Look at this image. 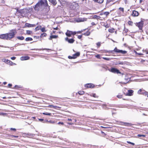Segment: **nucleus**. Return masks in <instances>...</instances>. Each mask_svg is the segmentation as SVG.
Returning <instances> with one entry per match:
<instances>
[{"instance_id": "f257e3e1", "label": "nucleus", "mask_w": 148, "mask_h": 148, "mask_svg": "<svg viewBox=\"0 0 148 148\" xmlns=\"http://www.w3.org/2000/svg\"><path fill=\"white\" fill-rule=\"evenodd\" d=\"M48 6L47 0H40L36 5L34 9L36 10H38L40 9L44 8Z\"/></svg>"}, {"instance_id": "f03ea898", "label": "nucleus", "mask_w": 148, "mask_h": 148, "mask_svg": "<svg viewBox=\"0 0 148 148\" xmlns=\"http://www.w3.org/2000/svg\"><path fill=\"white\" fill-rule=\"evenodd\" d=\"M16 33L17 32L15 30L12 29L10 31V32L6 33L8 40H10L13 38Z\"/></svg>"}, {"instance_id": "7ed1b4c3", "label": "nucleus", "mask_w": 148, "mask_h": 148, "mask_svg": "<svg viewBox=\"0 0 148 148\" xmlns=\"http://www.w3.org/2000/svg\"><path fill=\"white\" fill-rule=\"evenodd\" d=\"M136 26H137L140 29H141L143 26V21H141L138 23H136Z\"/></svg>"}, {"instance_id": "20e7f679", "label": "nucleus", "mask_w": 148, "mask_h": 148, "mask_svg": "<svg viewBox=\"0 0 148 148\" xmlns=\"http://www.w3.org/2000/svg\"><path fill=\"white\" fill-rule=\"evenodd\" d=\"M111 72L114 73H116L117 74L121 73L119 70L115 68H112L111 69Z\"/></svg>"}, {"instance_id": "39448f33", "label": "nucleus", "mask_w": 148, "mask_h": 148, "mask_svg": "<svg viewBox=\"0 0 148 148\" xmlns=\"http://www.w3.org/2000/svg\"><path fill=\"white\" fill-rule=\"evenodd\" d=\"M65 40L68 42L70 43H73L75 41V40L73 38L69 39L68 37H66L65 38Z\"/></svg>"}, {"instance_id": "423d86ee", "label": "nucleus", "mask_w": 148, "mask_h": 148, "mask_svg": "<svg viewBox=\"0 0 148 148\" xmlns=\"http://www.w3.org/2000/svg\"><path fill=\"white\" fill-rule=\"evenodd\" d=\"M120 50L118 49H117V48L116 47H115L114 50H110L109 51V53H114V52H115L117 53H120Z\"/></svg>"}, {"instance_id": "0eeeda50", "label": "nucleus", "mask_w": 148, "mask_h": 148, "mask_svg": "<svg viewBox=\"0 0 148 148\" xmlns=\"http://www.w3.org/2000/svg\"><path fill=\"white\" fill-rule=\"evenodd\" d=\"M7 38L6 34L0 35V38L1 39L8 40Z\"/></svg>"}, {"instance_id": "6e6552de", "label": "nucleus", "mask_w": 148, "mask_h": 148, "mask_svg": "<svg viewBox=\"0 0 148 148\" xmlns=\"http://www.w3.org/2000/svg\"><path fill=\"white\" fill-rule=\"evenodd\" d=\"M134 91L132 90H129L128 91V92L126 93V95L131 96L133 95Z\"/></svg>"}, {"instance_id": "1a4fd4ad", "label": "nucleus", "mask_w": 148, "mask_h": 148, "mask_svg": "<svg viewBox=\"0 0 148 148\" xmlns=\"http://www.w3.org/2000/svg\"><path fill=\"white\" fill-rule=\"evenodd\" d=\"M25 26L28 27H34L36 26L35 25H32L30 24L26 23L25 24Z\"/></svg>"}, {"instance_id": "9d476101", "label": "nucleus", "mask_w": 148, "mask_h": 148, "mask_svg": "<svg viewBox=\"0 0 148 148\" xmlns=\"http://www.w3.org/2000/svg\"><path fill=\"white\" fill-rule=\"evenodd\" d=\"M138 12L135 11L133 10L132 12V16H137L138 15Z\"/></svg>"}, {"instance_id": "9b49d317", "label": "nucleus", "mask_w": 148, "mask_h": 148, "mask_svg": "<svg viewBox=\"0 0 148 148\" xmlns=\"http://www.w3.org/2000/svg\"><path fill=\"white\" fill-rule=\"evenodd\" d=\"M72 32L68 30L66 33V35L68 37H70L72 34Z\"/></svg>"}, {"instance_id": "f8f14e48", "label": "nucleus", "mask_w": 148, "mask_h": 148, "mask_svg": "<svg viewBox=\"0 0 148 148\" xmlns=\"http://www.w3.org/2000/svg\"><path fill=\"white\" fill-rule=\"evenodd\" d=\"M94 86V85L92 84H88L85 86V87L88 88H93Z\"/></svg>"}, {"instance_id": "ddd939ff", "label": "nucleus", "mask_w": 148, "mask_h": 148, "mask_svg": "<svg viewBox=\"0 0 148 148\" xmlns=\"http://www.w3.org/2000/svg\"><path fill=\"white\" fill-rule=\"evenodd\" d=\"M85 5L86 6H89L91 5L92 4V2L91 1L88 0V1H85Z\"/></svg>"}, {"instance_id": "4468645a", "label": "nucleus", "mask_w": 148, "mask_h": 148, "mask_svg": "<svg viewBox=\"0 0 148 148\" xmlns=\"http://www.w3.org/2000/svg\"><path fill=\"white\" fill-rule=\"evenodd\" d=\"M121 124L123 125H124L126 126H131L132 125V124L130 123L123 122H121Z\"/></svg>"}, {"instance_id": "2eb2a0df", "label": "nucleus", "mask_w": 148, "mask_h": 148, "mask_svg": "<svg viewBox=\"0 0 148 148\" xmlns=\"http://www.w3.org/2000/svg\"><path fill=\"white\" fill-rule=\"evenodd\" d=\"M49 1L53 5H55L57 4V2L56 0H49Z\"/></svg>"}, {"instance_id": "dca6fc26", "label": "nucleus", "mask_w": 148, "mask_h": 148, "mask_svg": "<svg viewBox=\"0 0 148 148\" xmlns=\"http://www.w3.org/2000/svg\"><path fill=\"white\" fill-rule=\"evenodd\" d=\"M75 21L77 22H82L84 21L83 18H78L75 20Z\"/></svg>"}, {"instance_id": "f3484780", "label": "nucleus", "mask_w": 148, "mask_h": 148, "mask_svg": "<svg viewBox=\"0 0 148 148\" xmlns=\"http://www.w3.org/2000/svg\"><path fill=\"white\" fill-rule=\"evenodd\" d=\"M58 37V36L57 35H51L50 36V38H49V40H51L52 38H56Z\"/></svg>"}, {"instance_id": "a211bd4d", "label": "nucleus", "mask_w": 148, "mask_h": 148, "mask_svg": "<svg viewBox=\"0 0 148 148\" xmlns=\"http://www.w3.org/2000/svg\"><path fill=\"white\" fill-rule=\"evenodd\" d=\"M29 59V57L28 56H25L24 57H21V60H27Z\"/></svg>"}, {"instance_id": "6ab92c4d", "label": "nucleus", "mask_w": 148, "mask_h": 148, "mask_svg": "<svg viewBox=\"0 0 148 148\" xmlns=\"http://www.w3.org/2000/svg\"><path fill=\"white\" fill-rule=\"evenodd\" d=\"M95 2L98 3H103L104 0H93Z\"/></svg>"}, {"instance_id": "aec40b11", "label": "nucleus", "mask_w": 148, "mask_h": 148, "mask_svg": "<svg viewBox=\"0 0 148 148\" xmlns=\"http://www.w3.org/2000/svg\"><path fill=\"white\" fill-rule=\"evenodd\" d=\"M80 55V53L79 52H77L73 55L75 58H76L77 57L79 56Z\"/></svg>"}, {"instance_id": "412c9836", "label": "nucleus", "mask_w": 148, "mask_h": 148, "mask_svg": "<svg viewBox=\"0 0 148 148\" xmlns=\"http://www.w3.org/2000/svg\"><path fill=\"white\" fill-rule=\"evenodd\" d=\"M114 29L113 28H112L108 29V32L111 33H113L114 32Z\"/></svg>"}, {"instance_id": "4be33fe9", "label": "nucleus", "mask_w": 148, "mask_h": 148, "mask_svg": "<svg viewBox=\"0 0 148 148\" xmlns=\"http://www.w3.org/2000/svg\"><path fill=\"white\" fill-rule=\"evenodd\" d=\"M17 38L18 39L21 40H23L24 39V38L23 36H17Z\"/></svg>"}, {"instance_id": "5701e85b", "label": "nucleus", "mask_w": 148, "mask_h": 148, "mask_svg": "<svg viewBox=\"0 0 148 148\" xmlns=\"http://www.w3.org/2000/svg\"><path fill=\"white\" fill-rule=\"evenodd\" d=\"M4 61L7 64L9 63H12V62L10 60L5 59H4Z\"/></svg>"}, {"instance_id": "b1692460", "label": "nucleus", "mask_w": 148, "mask_h": 148, "mask_svg": "<svg viewBox=\"0 0 148 148\" xmlns=\"http://www.w3.org/2000/svg\"><path fill=\"white\" fill-rule=\"evenodd\" d=\"M111 12V10L110 11V12H105L103 13V14L105 15L106 16H107L109 15V14L110 13V12Z\"/></svg>"}, {"instance_id": "393cba45", "label": "nucleus", "mask_w": 148, "mask_h": 148, "mask_svg": "<svg viewBox=\"0 0 148 148\" xmlns=\"http://www.w3.org/2000/svg\"><path fill=\"white\" fill-rule=\"evenodd\" d=\"M127 53V51H123L121 50H120V53H121L122 54H125Z\"/></svg>"}, {"instance_id": "a878e982", "label": "nucleus", "mask_w": 148, "mask_h": 148, "mask_svg": "<svg viewBox=\"0 0 148 148\" xmlns=\"http://www.w3.org/2000/svg\"><path fill=\"white\" fill-rule=\"evenodd\" d=\"M90 32L87 31L86 33L84 34L86 36H88L90 35Z\"/></svg>"}, {"instance_id": "bb28decb", "label": "nucleus", "mask_w": 148, "mask_h": 148, "mask_svg": "<svg viewBox=\"0 0 148 148\" xmlns=\"http://www.w3.org/2000/svg\"><path fill=\"white\" fill-rule=\"evenodd\" d=\"M32 40H33L32 38H31L27 37V38H26L25 40L26 41H29V40H30V41Z\"/></svg>"}, {"instance_id": "cd10ccee", "label": "nucleus", "mask_w": 148, "mask_h": 148, "mask_svg": "<svg viewBox=\"0 0 148 148\" xmlns=\"http://www.w3.org/2000/svg\"><path fill=\"white\" fill-rule=\"evenodd\" d=\"M124 63L123 62H117V63L116 64V65H118V64H121V65H123L124 64Z\"/></svg>"}, {"instance_id": "c85d7f7f", "label": "nucleus", "mask_w": 148, "mask_h": 148, "mask_svg": "<svg viewBox=\"0 0 148 148\" xmlns=\"http://www.w3.org/2000/svg\"><path fill=\"white\" fill-rule=\"evenodd\" d=\"M47 36V34L45 33H43L41 34V37H45Z\"/></svg>"}, {"instance_id": "c756f323", "label": "nucleus", "mask_w": 148, "mask_h": 148, "mask_svg": "<svg viewBox=\"0 0 148 148\" xmlns=\"http://www.w3.org/2000/svg\"><path fill=\"white\" fill-rule=\"evenodd\" d=\"M43 114L44 115H49L50 116L51 114V113L46 112V113H43Z\"/></svg>"}, {"instance_id": "7c9ffc66", "label": "nucleus", "mask_w": 148, "mask_h": 148, "mask_svg": "<svg viewBox=\"0 0 148 148\" xmlns=\"http://www.w3.org/2000/svg\"><path fill=\"white\" fill-rule=\"evenodd\" d=\"M78 93L80 95H82L84 94V92L83 91H79L78 92Z\"/></svg>"}, {"instance_id": "2f4dec72", "label": "nucleus", "mask_w": 148, "mask_h": 148, "mask_svg": "<svg viewBox=\"0 0 148 148\" xmlns=\"http://www.w3.org/2000/svg\"><path fill=\"white\" fill-rule=\"evenodd\" d=\"M50 107L54 109H56L57 108H59V107H58L57 106L53 105L50 106Z\"/></svg>"}, {"instance_id": "473e14b6", "label": "nucleus", "mask_w": 148, "mask_h": 148, "mask_svg": "<svg viewBox=\"0 0 148 148\" xmlns=\"http://www.w3.org/2000/svg\"><path fill=\"white\" fill-rule=\"evenodd\" d=\"M32 33V32L30 30L27 31V33L28 34H30Z\"/></svg>"}, {"instance_id": "72a5a7b5", "label": "nucleus", "mask_w": 148, "mask_h": 148, "mask_svg": "<svg viewBox=\"0 0 148 148\" xmlns=\"http://www.w3.org/2000/svg\"><path fill=\"white\" fill-rule=\"evenodd\" d=\"M68 58L69 59H75L74 58V57L73 56H73H68Z\"/></svg>"}, {"instance_id": "f704fd0d", "label": "nucleus", "mask_w": 148, "mask_h": 148, "mask_svg": "<svg viewBox=\"0 0 148 148\" xmlns=\"http://www.w3.org/2000/svg\"><path fill=\"white\" fill-rule=\"evenodd\" d=\"M129 25H132L133 24V22L131 21H129L128 22Z\"/></svg>"}, {"instance_id": "c9c22d12", "label": "nucleus", "mask_w": 148, "mask_h": 148, "mask_svg": "<svg viewBox=\"0 0 148 148\" xmlns=\"http://www.w3.org/2000/svg\"><path fill=\"white\" fill-rule=\"evenodd\" d=\"M41 31L42 32H46V30H45V28L44 27L42 28V29H41Z\"/></svg>"}, {"instance_id": "e433bc0d", "label": "nucleus", "mask_w": 148, "mask_h": 148, "mask_svg": "<svg viewBox=\"0 0 148 148\" xmlns=\"http://www.w3.org/2000/svg\"><path fill=\"white\" fill-rule=\"evenodd\" d=\"M117 97L118 98H121L122 97V95H118Z\"/></svg>"}, {"instance_id": "4c0bfd02", "label": "nucleus", "mask_w": 148, "mask_h": 148, "mask_svg": "<svg viewBox=\"0 0 148 148\" xmlns=\"http://www.w3.org/2000/svg\"><path fill=\"white\" fill-rule=\"evenodd\" d=\"M138 137H140L141 136L145 137V135H144L138 134L137 136Z\"/></svg>"}, {"instance_id": "58836bf2", "label": "nucleus", "mask_w": 148, "mask_h": 148, "mask_svg": "<svg viewBox=\"0 0 148 148\" xmlns=\"http://www.w3.org/2000/svg\"><path fill=\"white\" fill-rule=\"evenodd\" d=\"M119 10H120L122 11L123 12H124V9L123 8H119Z\"/></svg>"}, {"instance_id": "ea45409f", "label": "nucleus", "mask_w": 148, "mask_h": 148, "mask_svg": "<svg viewBox=\"0 0 148 148\" xmlns=\"http://www.w3.org/2000/svg\"><path fill=\"white\" fill-rule=\"evenodd\" d=\"M92 96L94 97L97 98L98 97V96H97L95 94H92Z\"/></svg>"}, {"instance_id": "a19ab883", "label": "nucleus", "mask_w": 148, "mask_h": 148, "mask_svg": "<svg viewBox=\"0 0 148 148\" xmlns=\"http://www.w3.org/2000/svg\"><path fill=\"white\" fill-rule=\"evenodd\" d=\"M103 59H105V60H110V58H103Z\"/></svg>"}, {"instance_id": "79ce46f5", "label": "nucleus", "mask_w": 148, "mask_h": 148, "mask_svg": "<svg viewBox=\"0 0 148 148\" xmlns=\"http://www.w3.org/2000/svg\"><path fill=\"white\" fill-rule=\"evenodd\" d=\"M82 35H78L77 37L79 39H81L82 37Z\"/></svg>"}, {"instance_id": "37998d69", "label": "nucleus", "mask_w": 148, "mask_h": 148, "mask_svg": "<svg viewBox=\"0 0 148 148\" xmlns=\"http://www.w3.org/2000/svg\"><path fill=\"white\" fill-rule=\"evenodd\" d=\"M141 91H142L141 89H140L138 90V93H139V94H143V92L141 93Z\"/></svg>"}, {"instance_id": "c03bdc74", "label": "nucleus", "mask_w": 148, "mask_h": 148, "mask_svg": "<svg viewBox=\"0 0 148 148\" xmlns=\"http://www.w3.org/2000/svg\"><path fill=\"white\" fill-rule=\"evenodd\" d=\"M97 45L99 47L101 45L100 43L99 42H97Z\"/></svg>"}, {"instance_id": "a18cd8bd", "label": "nucleus", "mask_w": 148, "mask_h": 148, "mask_svg": "<svg viewBox=\"0 0 148 148\" xmlns=\"http://www.w3.org/2000/svg\"><path fill=\"white\" fill-rule=\"evenodd\" d=\"M145 93V95H148V92L145 91H143V93Z\"/></svg>"}, {"instance_id": "49530a36", "label": "nucleus", "mask_w": 148, "mask_h": 148, "mask_svg": "<svg viewBox=\"0 0 148 148\" xmlns=\"http://www.w3.org/2000/svg\"><path fill=\"white\" fill-rule=\"evenodd\" d=\"M16 58L15 57H12L11 58V59L12 60H14Z\"/></svg>"}, {"instance_id": "de8ad7c7", "label": "nucleus", "mask_w": 148, "mask_h": 148, "mask_svg": "<svg viewBox=\"0 0 148 148\" xmlns=\"http://www.w3.org/2000/svg\"><path fill=\"white\" fill-rule=\"evenodd\" d=\"M10 130H13L14 131H15L16 130V129L15 128H10Z\"/></svg>"}, {"instance_id": "09e8293b", "label": "nucleus", "mask_w": 148, "mask_h": 148, "mask_svg": "<svg viewBox=\"0 0 148 148\" xmlns=\"http://www.w3.org/2000/svg\"><path fill=\"white\" fill-rule=\"evenodd\" d=\"M11 137L12 138L13 137H15V138H18V136L12 135L11 136Z\"/></svg>"}, {"instance_id": "8fccbe9b", "label": "nucleus", "mask_w": 148, "mask_h": 148, "mask_svg": "<svg viewBox=\"0 0 148 148\" xmlns=\"http://www.w3.org/2000/svg\"><path fill=\"white\" fill-rule=\"evenodd\" d=\"M72 34L73 35H75L76 34L77 32H72Z\"/></svg>"}, {"instance_id": "3c124183", "label": "nucleus", "mask_w": 148, "mask_h": 148, "mask_svg": "<svg viewBox=\"0 0 148 148\" xmlns=\"http://www.w3.org/2000/svg\"><path fill=\"white\" fill-rule=\"evenodd\" d=\"M58 124H61L62 125H63L64 124V123H63V122H59L58 123Z\"/></svg>"}, {"instance_id": "603ef678", "label": "nucleus", "mask_w": 148, "mask_h": 148, "mask_svg": "<svg viewBox=\"0 0 148 148\" xmlns=\"http://www.w3.org/2000/svg\"><path fill=\"white\" fill-rule=\"evenodd\" d=\"M135 52H136V54H138V55H143V54H142V53H137L136 51H135Z\"/></svg>"}, {"instance_id": "864d4df0", "label": "nucleus", "mask_w": 148, "mask_h": 148, "mask_svg": "<svg viewBox=\"0 0 148 148\" xmlns=\"http://www.w3.org/2000/svg\"><path fill=\"white\" fill-rule=\"evenodd\" d=\"M39 120L40 121H42H42H44V119H39Z\"/></svg>"}, {"instance_id": "5fc2aeb1", "label": "nucleus", "mask_w": 148, "mask_h": 148, "mask_svg": "<svg viewBox=\"0 0 148 148\" xmlns=\"http://www.w3.org/2000/svg\"><path fill=\"white\" fill-rule=\"evenodd\" d=\"M30 135H31V136H33V137L35 135L34 134H30Z\"/></svg>"}, {"instance_id": "6e6d98bb", "label": "nucleus", "mask_w": 148, "mask_h": 148, "mask_svg": "<svg viewBox=\"0 0 148 148\" xmlns=\"http://www.w3.org/2000/svg\"><path fill=\"white\" fill-rule=\"evenodd\" d=\"M8 86H9V87H10L12 86V84H8Z\"/></svg>"}, {"instance_id": "4d7b16f0", "label": "nucleus", "mask_w": 148, "mask_h": 148, "mask_svg": "<svg viewBox=\"0 0 148 148\" xmlns=\"http://www.w3.org/2000/svg\"><path fill=\"white\" fill-rule=\"evenodd\" d=\"M91 24L92 25H95V23H94V22H92L91 23Z\"/></svg>"}, {"instance_id": "13d9d810", "label": "nucleus", "mask_w": 148, "mask_h": 148, "mask_svg": "<svg viewBox=\"0 0 148 148\" xmlns=\"http://www.w3.org/2000/svg\"><path fill=\"white\" fill-rule=\"evenodd\" d=\"M82 31H78V32H77V33H81Z\"/></svg>"}, {"instance_id": "bf43d9fd", "label": "nucleus", "mask_w": 148, "mask_h": 148, "mask_svg": "<svg viewBox=\"0 0 148 148\" xmlns=\"http://www.w3.org/2000/svg\"><path fill=\"white\" fill-rule=\"evenodd\" d=\"M47 121L48 122H49V123H54V122H52V121Z\"/></svg>"}, {"instance_id": "052dcab7", "label": "nucleus", "mask_w": 148, "mask_h": 148, "mask_svg": "<svg viewBox=\"0 0 148 148\" xmlns=\"http://www.w3.org/2000/svg\"><path fill=\"white\" fill-rule=\"evenodd\" d=\"M127 143L129 144H130L131 143V142L129 141H127Z\"/></svg>"}, {"instance_id": "680f3d73", "label": "nucleus", "mask_w": 148, "mask_h": 148, "mask_svg": "<svg viewBox=\"0 0 148 148\" xmlns=\"http://www.w3.org/2000/svg\"><path fill=\"white\" fill-rule=\"evenodd\" d=\"M53 29H55V30H57L58 29V27H56V28H53Z\"/></svg>"}, {"instance_id": "e2e57ef3", "label": "nucleus", "mask_w": 148, "mask_h": 148, "mask_svg": "<svg viewBox=\"0 0 148 148\" xmlns=\"http://www.w3.org/2000/svg\"><path fill=\"white\" fill-rule=\"evenodd\" d=\"M99 57H100V56H99V55H97V58H99Z\"/></svg>"}, {"instance_id": "0e129e2a", "label": "nucleus", "mask_w": 148, "mask_h": 148, "mask_svg": "<svg viewBox=\"0 0 148 148\" xmlns=\"http://www.w3.org/2000/svg\"><path fill=\"white\" fill-rule=\"evenodd\" d=\"M35 29H36V30H38V27H36V28H35Z\"/></svg>"}, {"instance_id": "69168bd1", "label": "nucleus", "mask_w": 148, "mask_h": 148, "mask_svg": "<svg viewBox=\"0 0 148 148\" xmlns=\"http://www.w3.org/2000/svg\"><path fill=\"white\" fill-rule=\"evenodd\" d=\"M130 144H132V145H134V144H135L134 143H132V142Z\"/></svg>"}, {"instance_id": "338daca9", "label": "nucleus", "mask_w": 148, "mask_h": 148, "mask_svg": "<svg viewBox=\"0 0 148 148\" xmlns=\"http://www.w3.org/2000/svg\"><path fill=\"white\" fill-rule=\"evenodd\" d=\"M9 64H10V65H12V64H14V63H13V62H12V63H9Z\"/></svg>"}, {"instance_id": "774afa93", "label": "nucleus", "mask_w": 148, "mask_h": 148, "mask_svg": "<svg viewBox=\"0 0 148 148\" xmlns=\"http://www.w3.org/2000/svg\"><path fill=\"white\" fill-rule=\"evenodd\" d=\"M6 83H6V82H3V84H4V85H5V84H6Z\"/></svg>"}]
</instances>
